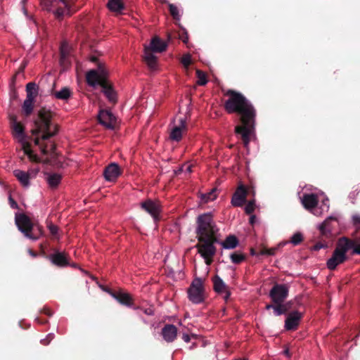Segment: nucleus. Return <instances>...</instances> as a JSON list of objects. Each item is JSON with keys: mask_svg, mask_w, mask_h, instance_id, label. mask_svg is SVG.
Listing matches in <instances>:
<instances>
[{"mask_svg": "<svg viewBox=\"0 0 360 360\" xmlns=\"http://www.w3.org/2000/svg\"><path fill=\"white\" fill-rule=\"evenodd\" d=\"M228 99L224 107L229 114L239 115L240 125L235 127V133L240 135L243 145L248 148L250 139L255 135L257 111L252 103L240 92L228 89L224 92Z\"/></svg>", "mask_w": 360, "mask_h": 360, "instance_id": "1", "label": "nucleus"}, {"mask_svg": "<svg viewBox=\"0 0 360 360\" xmlns=\"http://www.w3.org/2000/svg\"><path fill=\"white\" fill-rule=\"evenodd\" d=\"M196 224L195 233L198 243L195 248L198 249V252L205 259L206 264L210 265L217 252L214 244L219 243V229L211 213L200 214Z\"/></svg>", "mask_w": 360, "mask_h": 360, "instance_id": "2", "label": "nucleus"}, {"mask_svg": "<svg viewBox=\"0 0 360 360\" xmlns=\"http://www.w3.org/2000/svg\"><path fill=\"white\" fill-rule=\"evenodd\" d=\"M52 113L50 110L41 108L38 112V118L34 120L35 128L32 130V135L35 136L34 144L39 147L50 138L56 136L58 132V126L51 123Z\"/></svg>", "mask_w": 360, "mask_h": 360, "instance_id": "3", "label": "nucleus"}, {"mask_svg": "<svg viewBox=\"0 0 360 360\" xmlns=\"http://www.w3.org/2000/svg\"><path fill=\"white\" fill-rule=\"evenodd\" d=\"M98 71L94 69L88 71L86 74V81L91 86L98 84L102 87V92L104 94L108 101L115 104L117 101V92L112 85L106 79L108 72L101 63L98 64Z\"/></svg>", "mask_w": 360, "mask_h": 360, "instance_id": "4", "label": "nucleus"}, {"mask_svg": "<svg viewBox=\"0 0 360 360\" xmlns=\"http://www.w3.org/2000/svg\"><path fill=\"white\" fill-rule=\"evenodd\" d=\"M75 0H42L41 6L44 10L53 13L57 19L60 20L65 15H71L75 12Z\"/></svg>", "mask_w": 360, "mask_h": 360, "instance_id": "5", "label": "nucleus"}, {"mask_svg": "<svg viewBox=\"0 0 360 360\" xmlns=\"http://www.w3.org/2000/svg\"><path fill=\"white\" fill-rule=\"evenodd\" d=\"M167 44L158 37L151 39L150 45L144 48V60L150 70H155L157 66V57L154 53H162L167 49Z\"/></svg>", "mask_w": 360, "mask_h": 360, "instance_id": "6", "label": "nucleus"}, {"mask_svg": "<svg viewBox=\"0 0 360 360\" xmlns=\"http://www.w3.org/2000/svg\"><path fill=\"white\" fill-rule=\"evenodd\" d=\"M351 247L350 242L342 240L340 238L337 243L331 257L326 262L328 269L331 271L335 270L339 264L347 261L348 259L347 252L350 250Z\"/></svg>", "mask_w": 360, "mask_h": 360, "instance_id": "7", "label": "nucleus"}, {"mask_svg": "<svg viewBox=\"0 0 360 360\" xmlns=\"http://www.w3.org/2000/svg\"><path fill=\"white\" fill-rule=\"evenodd\" d=\"M188 299L194 304H200L205 300V290L203 285V280L201 278H195L188 289Z\"/></svg>", "mask_w": 360, "mask_h": 360, "instance_id": "8", "label": "nucleus"}, {"mask_svg": "<svg viewBox=\"0 0 360 360\" xmlns=\"http://www.w3.org/2000/svg\"><path fill=\"white\" fill-rule=\"evenodd\" d=\"M12 129L13 134L15 137L19 139V141L22 143V148L24 151V154L27 155L30 160L37 162L38 158L36 155H34L32 150H31L30 143L25 141V127L20 122L18 124H15L11 127Z\"/></svg>", "mask_w": 360, "mask_h": 360, "instance_id": "9", "label": "nucleus"}, {"mask_svg": "<svg viewBox=\"0 0 360 360\" xmlns=\"http://www.w3.org/2000/svg\"><path fill=\"white\" fill-rule=\"evenodd\" d=\"M27 96L22 104V110L25 115L30 116L34 109V98L39 94L38 86L34 82H29L26 85Z\"/></svg>", "mask_w": 360, "mask_h": 360, "instance_id": "10", "label": "nucleus"}, {"mask_svg": "<svg viewBox=\"0 0 360 360\" xmlns=\"http://www.w3.org/2000/svg\"><path fill=\"white\" fill-rule=\"evenodd\" d=\"M333 217H330L326 219L320 226L319 231L321 235V240L317 242L314 246V250H319L321 248H326L328 246L327 239H330L333 236L332 229L330 226V221L333 220Z\"/></svg>", "mask_w": 360, "mask_h": 360, "instance_id": "11", "label": "nucleus"}, {"mask_svg": "<svg viewBox=\"0 0 360 360\" xmlns=\"http://www.w3.org/2000/svg\"><path fill=\"white\" fill-rule=\"evenodd\" d=\"M288 296V288L285 284H275L269 292V297L274 303L284 302Z\"/></svg>", "mask_w": 360, "mask_h": 360, "instance_id": "12", "label": "nucleus"}, {"mask_svg": "<svg viewBox=\"0 0 360 360\" xmlns=\"http://www.w3.org/2000/svg\"><path fill=\"white\" fill-rule=\"evenodd\" d=\"M104 290L109 293L113 298H115L119 303L127 307H132L134 304V300L131 295L122 290H113L110 288H104Z\"/></svg>", "mask_w": 360, "mask_h": 360, "instance_id": "13", "label": "nucleus"}, {"mask_svg": "<svg viewBox=\"0 0 360 360\" xmlns=\"http://www.w3.org/2000/svg\"><path fill=\"white\" fill-rule=\"evenodd\" d=\"M15 224L18 229L27 238L30 236V231L34 229L31 219L25 214H19L15 216Z\"/></svg>", "mask_w": 360, "mask_h": 360, "instance_id": "14", "label": "nucleus"}, {"mask_svg": "<svg viewBox=\"0 0 360 360\" xmlns=\"http://www.w3.org/2000/svg\"><path fill=\"white\" fill-rule=\"evenodd\" d=\"M248 193V191L246 187L240 184L232 196V205L233 207H242L247 201Z\"/></svg>", "mask_w": 360, "mask_h": 360, "instance_id": "15", "label": "nucleus"}, {"mask_svg": "<svg viewBox=\"0 0 360 360\" xmlns=\"http://www.w3.org/2000/svg\"><path fill=\"white\" fill-rule=\"evenodd\" d=\"M212 283L214 290L218 294H224L223 298L226 302H227L231 296V292L229 286L218 275H215L212 278Z\"/></svg>", "mask_w": 360, "mask_h": 360, "instance_id": "16", "label": "nucleus"}, {"mask_svg": "<svg viewBox=\"0 0 360 360\" xmlns=\"http://www.w3.org/2000/svg\"><path fill=\"white\" fill-rule=\"evenodd\" d=\"M98 122L109 129L115 128L116 118L108 110H101L98 115Z\"/></svg>", "mask_w": 360, "mask_h": 360, "instance_id": "17", "label": "nucleus"}, {"mask_svg": "<svg viewBox=\"0 0 360 360\" xmlns=\"http://www.w3.org/2000/svg\"><path fill=\"white\" fill-rule=\"evenodd\" d=\"M187 126L184 118L179 120V124L174 126L169 134V139L173 141L179 142L181 140L183 134L186 132Z\"/></svg>", "mask_w": 360, "mask_h": 360, "instance_id": "18", "label": "nucleus"}, {"mask_svg": "<svg viewBox=\"0 0 360 360\" xmlns=\"http://www.w3.org/2000/svg\"><path fill=\"white\" fill-rule=\"evenodd\" d=\"M302 318V314L297 310L290 312L285 321V328L287 330H295Z\"/></svg>", "mask_w": 360, "mask_h": 360, "instance_id": "19", "label": "nucleus"}, {"mask_svg": "<svg viewBox=\"0 0 360 360\" xmlns=\"http://www.w3.org/2000/svg\"><path fill=\"white\" fill-rule=\"evenodd\" d=\"M51 263L58 267H64L69 265L68 255L65 252L55 251L54 253L47 257Z\"/></svg>", "mask_w": 360, "mask_h": 360, "instance_id": "20", "label": "nucleus"}, {"mask_svg": "<svg viewBox=\"0 0 360 360\" xmlns=\"http://www.w3.org/2000/svg\"><path fill=\"white\" fill-rule=\"evenodd\" d=\"M141 207L144 211L150 214L155 220L158 219L160 207L157 202L153 201L150 199H148L141 202Z\"/></svg>", "mask_w": 360, "mask_h": 360, "instance_id": "21", "label": "nucleus"}, {"mask_svg": "<svg viewBox=\"0 0 360 360\" xmlns=\"http://www.w3.org/2000/svg\"><path fill=\"white\" fill-rule=\"evenodd\" d=\"M120 174V168L116 163H110L103 171L104 177L108 181H113L116 180Z\"/></svg>", "mask_w": 360, "mask_h": 360, "instance_id": "22", "label": "nucleus"}, {"mask_svg": "<svg viewBox=\"0 0 360 360\" xmlns=\"http://www.w3.org/2000/svg\"><path fill=\"white\" fill-rule=\"evenodd\" d=\"M161 334L167 342H172L176 338L177 328L173 324H166L162 328Z\"/></svg>", "mask_w": 360, "mask_h": 360, "instance_id": "23", "label": "nucleus"}, {"mask_svg": "<svg viewBox=\"0 0 360 360\" xmlns=\"http://www.w3.org/2000/svg\"><path fill=\"white\" fill-rule=\"evenodd\" d=\"M319 202L318 197L316 194H304L302 198V203L305 209L311 210L315 208Z\"/></svg>", "mask_w": 360, "mask_h": 360, "instance_id": "24", "label": "nucleus"}, {"mask_svg": "<svg viewBox=\"0 0 360 360\" xmlns=\"http://www.w3.org/2000/svg\"><path fill=\"white\" fill-rule=\"evenodd\" d=\"M13 174L22 186L28 187L30 186V174L29 172L15 169L13 171Z\"/></svg>", "mask_w": 360, "mask_h": 360, "instance_id": "25", "label": "nucleus"}, {"mask_svg": "<svg viewBox=\"0 0 360 360\" xmlns=\"http://www.w3.org/2000/svg\"><path fill=\"white\" fill-rule=\"evenodd\" d=\"M72 92L68 86L63 87L60 91L51 90V95L56 98L63 101H68L72 96Z\"/></svg>", "mask_w": 360, "mask_h": 360, "instance_id": "26", "label": "nucleus"}, {"mask_svg": "<svg viewBox=\"0 0 360 360\" xmlns=\"http://www.w3.org/2000/svg\"><path fill=\"white\" fill-rule=\"evenodd\" d=\"M40 150L44 155H50L52 158L57 156L56 145L53 142L45 143L40 146Z\"/></svg>", "mask_w": 360, "mask_h": 360, "instance_id": "27", "label": "nucleus"}, {"mask_svg": "<svg viewBox=\"0 0 360 360\" xmlns=\"http://www.w3.org/2000/svg\"><path fill=\"white\" fill-rule=\"evenodd\" d=\"M219 243L221 244L224 249H234L238 245L239 241L236 236L229 235L224 241L219 240Z\"/></svg>", "mask_w": 360, "mask_h": 360, "instance_id": "28", "label": "nucleus"}, {"mask_svg": "<svg viewBox=\"0 0 360 360\" xmlns=\"http://www.w3.org/2000/svg\"><path fill=\"white\" fill-rule=\"evenodd\" d=\"M107 7L110 11L120 13L124 10V5L122 0H109Z\"/></svg>", "mask_w": 360, "mask_h": 360, "instance_id": "29", "label": "nucleus"}, {"mask_svg": "<svg viewBox=\"0 0 360 360\" xmlns=\"http://www.w3.org/2000/svg\"><path fill=\"white\" fill-rule=\"evenodd\" d=\"M62 179V176L57 173L47 174L46 181L49 186L52 188H56Z\"/></svg>", "mask_w": 360, "mask_h": 360, "instance_id": "30", "label": "nucleus"}, {"mask_svg": "<svg viewBox=\"0 0 360 360\" xmlns=\"http://www.w3.org/2000/svg\"><path fill=\"white\" fill-rule=\"evenodd\" d=\"M230 259L233 264H240L246 260L247 256L240 251H236L230 255Z\"/></svg>", "mask_w": 360, "mask_h": 360, "instance_id": "31", "label": "nucleus"}, {"mask_svg": "<svg viewBox=\"0 0 360 360\" xmlns=\"http://www.w3.org/2000/svg\"><path fill=\"white\" fill-rule=\"evenodd\" d=\"M342 240H346L350 242L351 248L350 250L352 249L353 255H360V237L356 238L355 239H350L347 237H342Z\"/></svg>", "mask_w": 360, "mask_h": 360, "instance_id": "32", "label": "nucleus"}, {"mask_svg": "<svg viewBox=\"0 0 360 360\" xmlns=\"http://www.w3.org/2000/svg\"><path fill=\"white\" fill-rule=\"evenodd\" d=\"M33 228L29 233L30 236H27V238L36 240L43 234V228L41 226L34 224H33Z\"/></svg>", "mask_w": 360, "mask_h": 360, "instance_id": "33", "label": "nucleus"}, {"mask_svg": "<svg viewBox=\"0 0 360 360\" xmlns=\"http://www.w3.org/2000/svg\"><path fill=\"white\" fill-rule=\"evenodd\" d=\"M216 198H217L216 190L213 189L207 193L202 194L201 196V200L204 202H207L209 201L214 200Z\"/></svg>", "mask_w": 360, "mask_h": 360, "instance_id": "34", "label": "nucleus"}, {"mask_svg": "<svg viewBox=\"0 0 360 360\" xmlns=\"http://www.w3.org/2000/svg\"><path fill=\"white\" fill-rule=\"evenodd\" d=\"M196 75H197V77L198 79V80L197 82L198 85L203 86L207 84V79L206 75L205 74V72H203L202 71H201L200 70H197Z\"/></svg>", "mask_w": 360, "mask_h": 360, "instance_id": "35", "label": "nucleus"}, {"mask_svg": "<svg viewBox=\"0 0 360 360\" xmlns=\"http://www.w3.org/2000/svg\"><path fill=\"white\" fill-rule=\"evenodd\" d=\"M255 210V200H250L245 207V212L247 214H251Z\"/></svg>", "mask_w": 360, "mask_h": 360, "instance_id": "36", "label": "nucleus"}, {"mask_svg": "<svg viewBox=\"0 0 360 360\" xmlns=\"http://www.w3.org/2000/svg\"><path fill=\"white\" fill-rule=\"evenodd\" d=\"M303 240V236L301 233H295L292 237H291V239H290V242L294 245H299L302 241Z\"/></svg>", "mask_w": 360, "mask_h": 360, "instance_id": "37", "label": "nucleus"}, {"mask_svg": "<svg viewBox=\"0 0 360 360\" xmlns=\"http://www.w3.org/2000/svg\"><path fill=\"white\" fill-rule=\"evenodd\" d=\"M169 10L171 15L174 20H179V9L174 4H169Z\"/></svg>", "mask_w": 360, "mask_h": 360, "instance_id": "38", "label": "nucleus"}, {"mask_svg": "<svg viewBox=\"0 0 360 360\" xmlns=\"http://www.w3.org/2000/svg\"><path fill=\"white\" fill-rule=\"evenodd\" d=\"M275 304V306L274 307V315L276 316H281V315H283V314H285V309L283 310V309L282 308L281 305V302L280 303H274Z\"/></svg>", "mask_w": 360, "mask_h": 360, "instance_id": "39", "label": "nucleus"}, {"mask_svg": "<svg viewBox=\"0 0 360 360\" xmlns=\"http://www.w3.org/2000/svg\"><path fill=\"white\" fill-rule=\"evenodd\" d=\"M293 301L292 300H290V301H288L285 303L284 302H281V305L282 307V308L283 309V310L285 309V314H287L288 311H290L291 309H293Z\"/></svg>", "mask_w": 360, "mask_h": 360, "instance_id": "40", "label": "nucleus"}, {"mask_svg": "<svg viewBox=\"0 0 360 360\" xmlns=\"http://www.w3.org/2000/svg\"><path fill=\"white\" fill-rule=\"evenodd\" d=\"M181 62L185 68H188L191 64V56L189 54L184 55Z\"/></svg>", "mask_w": 360, "mask_h": 360, "instance_id": "41", "label": "nucleus"}, {"mask_svg": "<svg viewBox=\"0 0 360 360\" xmlns=\"http://www.w3.org/2000/svg\"><path fill=\"white\" fill-rule=\"evenodd\" d=\"M60 56H62V59L68 58L69 52H68V48L67 45L63 44L60 46Z\"/></svg>", "mask_w": 360, "mask_h": 360, "instance_id": "42", "label": "nucleus"}, {"mask_svg": "<svg viewBox=\"0 0 360 360\" xmlns=\"http://www.w3.org/2000/svg\"><path fill=\"white\" fill-rule=\"evenodd\" d=\"M48 228H49V230L50 233H51V235L54 237L56 236V235L58 234V226L53 224H50L48 226Z\"/></svg>", "mask_w": 360, "mask_h": 360, "instance_id": "43", "label": "nucleus"}, {"mask_svg": "<svg viewBox=\"0 0 360 360\" xmlns=\"http://www.w3.org/2000/svg\"><path fill=\"white\" fill-rule=\"evenodd\" d=\"M53 338L54 335L53 333H49L46 338L41 340V343L44 345H48Z\"/></svg>", "mask_w": 360, "mask_h": 360, "instance_id": "44", "label": "nucleus"}, {"mask_svg": "<svg viewBox=\"0 0 360 360\" xmlns=\"http://www.w3.org/2000/svg\"><path fill=\"white\" fill-rule=\"evenodd\" d=\"M354 225L357 228V229H360V215L356 214L352 217Z\"/></svg>", "mask_w": 360, "mask_h": 360, "instance_id": "45", "label": "nucleus"}, {"mask_svg": "<svg viewBox=\"0 0 360 360\" xmlns=\"http://www.w3.org/2000/svg\"><path fill=\"white\" fill-rule=\"evenodd\" d=\"M10 124L11 127L15 125V124H18L19 122L17 121V116L15 115H9Z\"/></svg>", "mask_w": 360, "mask_h": 360, "instance_id": "46", "label": "nucleus"}, {"mask_svg": "<svg viewBox=\"0 0 360 360\" xmlns=\"http://www.w3.org/2000/svg\"><path fill=\"white\" fill-rule=\"evenodd\" d=\"M180 39L184 43L186 44L188 41V37L187 32H184L181 34L179 35Z\"/></svg>", "mask_w": 360, "mask_h": 360, "instance_id": "47", "label": "nucleus"}, {"mask_svg": "<svg viewBox=\"0 0 360 360\" xmlns=\"http://www.w3.org/2000/svg\"><path fill=\"white\" fill-rule=\"evenodd\" d=\"M274 252H275L274 249H264L261 251V255H272L274 254Z\"/></svg>", "mask_w": 360, "mask_h": 360, "instance_id": "48", "label": "nucleus"}, {"mask_svg": "<svg viewBox=\"0 0 360 360\" xmlns=\"http://www.w3.org/2000/svg\"><path fill=\"white\" fill-rule=\"evenodd\" d=\"M39 248H40L39 255L47 259V257H49V255H47L45 252V246L41 243V244H40Z\"/></svg>", "mask_w": 360, "mask_h": 360, "instance_id": "49", "label": "nucleus"}, {"mask_svg": "<svg viewBox=\"0 0 360 360\" xmlns=\"http://www.w3.org/2000/svg\"><path fill=\"white\" fill-rule=\"evenodd\" d=\"M41 313L49 316H51L53 313L51 312V311L50 310L49 308L46 307H44L41 311Z\"/></svg>", "mask_w": 360, "mask_h": 360, "instance_id": "50", "label": "nucleus"}, {"mask_svg": "<svg viewBox=\"0 0 360 360\" xmlns=\"http://www.w3.org/2000/svg\"><path fill=\"white\" fill-rule=\"evenodd\" d=\"M143 311L145 314L148 316H152L154 314V310L152 307H148L147 309H143Z\"/></svg>", "mask_w": 360, "mask_h": 360, "instance_id": "51", "label": "nucleus"}, {"mask_svg": "<svg viewBox=\"0 0 360 360\" xmlns=\"http://www.w3.org/2000/svg\"><path fill=\"white\" fill-rule=\"evenodd\" d=\"M91 60L92 62L97 63V70H96L99 72V71H98V64L100 63V62L98 61V58L96 56H92L91 58ZM102 65H104V64H103V63H102ZM103 67L105 68V66H103Z\"/></svg>", "mask_w": 360, "mask_h": 360, "instance_id": "52", "label": "nucleus"}, {"mask_svg": "<svg viewBox=\"0 0 360 360\" xmlns=\"http://www.w3.org/2000/svg\"><path fill=\"white\" fill-rule=\"evenodd\" d=\"M182 339L184 340V342H189L191 340V337L188 334H183Z\"/></svg>", "mask_w": 360, "mask_h": 360, "instance_id": "53", "label": "nucleus"}, {"mask_svg": "<svg viewBox=\"0 0 360 360\" xmlns=\"http://www.w3.org/2000/svg\"><path fill=\"white\" fill-rule=\"evenodd\" d=\"M256 220V216L255 215H251L249 219V222L251 225H253Z\"/></svg>", "mask_w": 360, "mask_h": 360, "instance_id": "54", "label": "nucleus"}, {"mask_svg": "<svg viewBox=\"0 0 360 360\" xmlns=\"http://www.w3.org/2000/svg\"><path fill=\"white\" fill-rule=\"evenodd\" d=\"M60 63L61 65H65L67 63H68V58H64V59L63 58V60H62V56H60Z\"/></svg>", "mask_w": 360, "mask_h": 360, "instance_id": "55", "label": "nucleus"}, {"mask_svg": "<svg viewBox=\"0 0 360 360\" xmlns=\"http://www.w3.org/2000/svg\"><path fill=\"white\" fill-rule=\"evenodd\" d=\"M29 253L33 257H36L38 255V254L37 252H34L32 250H29Z\"/></svg>", "mask_w": 360, "mask_h": 360, "instance_id": "56", "label": "nucleus"}, {"mask_svg": "<svg viewBox=\"0 0 360 360\" xmlns=\"http://www.w3.org/2000/svg\"><path fill=\"white\" fill-rule=\"evenodd\" d=\"M274 306H275V304H274H274H267V305L266 306V309H274Z\"/></svg>", "mask_w": 360, "mask_h": 360, "instance_id": "57", "label": "nucleus"}, {"mask_svg": "<svg viewBox=\"0 0 360 360\" xmlns=\"http://www.w3.org/2000/svg\"><path fill=\"white\" fill-rule=\"evenodd\" d=\"M250 253H251L252 255H256V252H255L254 248H251L250 249Z\"/></svg>", "mask_w": 360, "mask_h": 360, "instance_id": "58", "label": "nucleus"}, {"mask_svg": "<svg viewBox=\"0 0 360 360\" xmlns=\"http://www.w3.org/2000/svg\"><path fill=\"white\" fill-rule=\"evenodd\" d=\"M191 168H192V166H191V165L188 166L187 171L188 172H192V169Z\"/></svg>", "mask_w": 360, "mask_h": 360, "instance_id": "59", "label": "nucleus"}, {"mask_svg": "<svg viewBox=\"0 0 360 360\" xmlns=\"http://www.w3.org/2000/svg\"><path fill=\"white\" fill-rule=\"evenodd\" d=\"M10 200L12 201L11 204H14L15 206H17V204L14 200H13L11 198H10Z\"/></svg>", "mask_w": 360, "mask_h": 360, "instance_id": "60", "label": "nucleus"}, {"mask_svg": "<svg viewBox=\"0 0 360 360\" xmlns=\"http://www.w3.org/2000/svg\"><path fill=\"white\" fill-rule=\"evenodd\" d=\"M47 321H48L47 320H45V321H41L40 323H42V324H44V323H47Z\"/></svg>", "mask_w": 360, "mask_h": 360, "instance_id": "61", "label": "nucleus"}, {"mask_svg": "<svg viewBox=\"0 0 360 360\" xmlns=\"http://www.w3.org/2000/svg\"><path fill=\"white\" fill-rule=\"evenodd\" d=\"M236 360H247V359H236Z\"/></svg>", "mask_w": 360, "mask_h": 360, "instance_id": "62", "label": "nucleus"}, {"mask_svg": "<svg viewBox=\"0 0 360 360\" xmlns=\"http://www.w3.org/2000/svg\"><path fill=\"white\" fill-rule=\"evenodd\" d=\"M285 354H288V350L285 351Z\"/></svg>", "mask_w": 360, "mask_h": 360, "instance_id": "63", "label": "nucleus"}]
</instances>
